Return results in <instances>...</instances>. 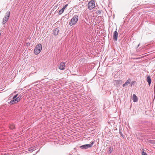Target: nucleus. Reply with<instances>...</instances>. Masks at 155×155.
Here are the masks:
<instances>
[{
  "label": "nucleus",
  "mask_w": 155,
  "mask_h": 155,
  "mask_svg": "<svg viewBox=\"0 0 155 155\" xmlns=\"http://www.w3.org/2000/svg\"><path fill=\"white\" fill-rule=\"evenodd\" d=\"M78 19V17L77 15H74L70 21L69 25L72 26L75 25L77 22Z\"/></svg>",
  "instance_id": "1"
},
{
  "label": "nucleus",
  "mask_w": 155,
  "mask_h": 155,
  "mask_svg": "<svg viewBox=\"0 0 155 155\" xmlns=\"http://www.w3.org/2000/svg\"><path fill=\"white\" fill-rule=\"evenodd\" d=\"M101 10H98L97 11L96 13L97 14L99 15L101 13Z\"/></svg>",
  "instance_id": "18"
},
{
  "label": "nucleus",
  "mask_w": 155,
  "mask_h": 155,
  "mask_svg": "<svg viewBox=\"0 0 155 155\" xmlns=\"http://www.w3.org/2000/svg\"><path fill=\"white\" fill-rule=\"evenodd\" d=\"M18 94H17L15 95V96L13 97V99H16V98H17V96H18Z\"/></svg>",
  "instance_id": "20"
},
{
  "label": "nucleus",
  "mask_w": 155,
  "mask_h": 155,
  "mask_svg": "<svg viewBox=\"0 0 155 155\" xmlns=\"http://www.w3.org/2000/svg\"><path fill=\"white\" fill-rule=\"evenodd\" d=\"M6 15L5 17H4L3 19V21L2 23L4 24L8 20L10 16V12L9 11H8L6 13Z\"/></svg>",
  "instance_id": "3"
},
{
  "label": "nucleus",
  "mask_w": 155,
  "mask_h": 155,
  "mask_svg": "<svg viewBox=\"0 0 155 155\" xmlns=\"http://www.w3.org/2000/svg\"><path fill=\"white\" fill-rule=\"evenodd\" d=\"M7 155L6 154H4V155Z\"/></svg>",
  "instance_id": "25"
},
{
  "label": "nucleus",
  "mask_w": 155,
  "mask_h": 155,
  "mask_svg": "<svg viewBox=\"0 0 155 155\" xmlns=\"http://www.w3.org/2000/svg\"><path fill=\"white\" fill-rule=\"evenodd\" d=\"M68 6V4L64 6L58 12V14L59 15H61L64 12V9L65 8Z\"/></svg>",
  "instance_id": "9"
},
{
  "label": "nucleus",
  "mask_w": 155,
  "mask_h": 155,
  "mask_svg": "<svg viewBox=\"0 0 155 155\" xmlns=\"http://www.w3.org/2000/svg\"><path fill=\"white\" fill-rule=\"evenodd\" d=\"M133 100L134 102H137L138 101L137 97L135 94H134L133 95Z\"/></svg>",
  "instance_id": "12"
},
{
  "label": "nucleus",
  "mask_w": 155,
  "mask_h": 155,
  "mask_svg": "<svg viewBox=\"0 0 155 155\" xmlns=\"http://www.w3.org/2000/svg\"><path fill=\"white\" fill-rule=\"evenodd\" d=\"M113 149V148L112 147H109V152L110 153H111L112 152Z\"/></svg>",
  "instance_id": "16"
},
{
  "label": "nucleus",
  "mask_w": 155,
  "mask_h": 155,
  "mask_svg": "<svg viewBox=\"0 0 155 155\" xmlns=\"http://www.w3.org/2000/svg\"><path fill=\"white\" fill-rule=\"evenodd\" d=\"M39 82V81H38L36 82Z\"/></svg>",
  "instance_id": "24"
},
{
  "label": "nucleus",
  "mask_w": 155,
  "mask_h": 155,
  "mask_svg": "<svg viewBox=\"0 0 155 155\" xmlns=\"http://www.w3.org/2000/svg\"><path fill=\"white\" fill-rule=\"evenodd\" d=\"M120 134L121 136L122 137H124V135L121 132H120Z\"/></svg>",
  "instance_id": "22"
},
{
  "label": "nucleus",
  "mask_w": 155,
  "mask_h": 155,
  "mask_svg": "<svg viewBox=\"0 0 155 155\" xmlns=\"http://www.w3.org/2000/svg\"><path fill=\"white\" fill-rule=\"evenodd\" d=\"M59 30L58 28H56L53 30V33L54 35H57L59 32Z\"/></svg>",
  "instance_id": "10"
},
{
  "label": "nucleus",
  "mask_w": 155,
  "mask_h": 155,
  "mask_svg": "<svg viewBox=\"0 0 155 155\" xmlns=\"http://www.w3.org/2000/svg\"><path fill=\"white\" fill-rule=\"evenodd\" d=\"M20 97H19L16 98V99H13L10 101V102H9V104L11 105L14 104L18 102L19 101H20Z\"/></svg>",
  "instance_id": "6"
},
{
  "label": "nucleus",
  "mask_w": 155,
  "mask_h": 155,
  "mask_svg": "<svg viewBox=\"0 0 155 155\" xmlns=\"http://www.w3.org/2000/svg\"><path fill=\"white\" fill-rule=\"evenodd\" d=\"M65 67V63L61 62L59 65V68L61 70H64Z\"/></svg>",
  "instance_id": "8"
},
{
  "label": "nucleus",
  "mask_w": 155,
  "mask_h": 155,
  "mask_svg": "<svg viewBox=\"0 0 155 155\" xmlns=\"http://www.w3.org/2000/svg\"><path fill=\"white\" fill-rule=\"evenodd\" d=\"M142 155H147L146 153L144 152V151L142 152Z\"/></svg>",
  "instance_id": "21"
},
{
  "label": "nucleus",
  "mask_w": 155,
  "mask_h": 155,
  "mask_svg": "<svg viewBox=\"0 0 155 155\" xmlns=\"http://www.w3.org/2000/svg\"><path fill=\"white\" fill-rule=\"evenodd\" d=\"M15 128V126L13 124H11L9 126V128L10 129L13 130Z\"/></svg>",
  "instance_id": "14"
},
{
  "label": "nucleus",
  "mask_w": 155,
  "mask_h": 155,
  "mask_svg": "<svg viewBox=\"0 0 155 155\" xmlns=\"http://www.w3.org/2000/svg\"><path fill=\"white\" fill-rule=\"evenodd\" d=\"M131 81V80L130 79H129L128 80H127L125 82V83L123 84V87H124L126 86L128 84H130V82Z\"/></svg>",
  "instance_id": "11"
},
{
  "label": "nucleus",
  "mask_w": 155,
  "mask_h": 155,
  "mask_svg": "<svg viewBox=\"0 0 155 155\" xmlns=\"http://www.w3.org/2000/svg\"><path fill=\"white\" fill-rule=\"evenodd\" d=\"M135 82V81H132L130 83V86H132L134 84Z\"/></svg>",
  "instance_id": "19"
},
{
  "label": "nucleus",
  "mask_w": 155,
  "mask_h": 155,
  "mask_svg": "<svg viewBox=\"0 0 155 155\" xmlns=\"http://www.w3.org/2000/svg\"><path fill=\"white\" fill-rule=\"evenodd\" d=\"M42 45L41 44L37 45L34 50V53L35 54H39L42 49Z\"/></svg>",
  "instance_id": "2"
},
{
  "label": "nucleus",
  "mask_w": 155,
  "mask_h": 155,
  "mask_svg": "<svg viewBox=\"0 0 155 155\" xmlns=\"http://www.w3.org/2000/svg\"><path fill=\"white\" fill-rule=\"evenodd\" d=\"M35 150V148H32L31 147L30 148H28V150L30 151V152H32L33 151H34Z\"/></svg>",
  "instance_id": "15"
},
{
  "label": "nucleus",
  "mask_w": 155,
  "mask_h": 155,
  "mask_svg": "<svg viewBox=\"0 0 155 155\" xmlns=\"http://www.w3.org/2000/svg\"><path fill=\"white\" fill-rule=\"evenodd\" d=\"M117 84H121L122 82V81L120 80H118L116 81Z\"/></svg>",
  "instance_id": "17"
},
{
  "label": "nucleus",
  "mask_w": 155,
  "mask_h": 155,
  "mask_svg": "<svg viewBox=\"0 0 155 155\" xmlns=\"http://www.w3.org/2000/svg\"><path fill=\"white\" fill-rule=\"evenodd\" d=\"M147 80L148 83L149 85L150 86L151 83V79L149 76H148L147 77Z\"/></svg>",
  "instance_id": "13"
},
{
  "label": "nucleus",
  "mask_w": 155,
  "mask_h": 155,
  "mask_svg": "<svg viewBox=\"0 0 155 155\" xmlns=\"http://www.w3.org/2000/svg\"><path fill=\"white\" fill-rule=\"evenodd\" d=\"M87 6L88 8L91 10L95 7V2L94 0H91L88 3Z\"/></svg>",
  "instance_id": "4"
},
{
  "label": "nucleus",
  "mask_w": 155,
  "mask_h": 155,
  "mask_svg": "<svg viewBox=\"0 0 155 155\" xmlns=\"http://www.w3.org/2000/svg\"><path fill=\"white\" fill-rule=\"evenodd\" d=\"M118 35V33L117 31V30L115 31L113 33V39L115 41L117 40V37Z\"/></svg>",
  "instance_id": "7"
},
{
  "label": "nucleus",
  "mask_w": 155,
  "mask_h": 155,
  "mask_svg": "<svg viewBox=\"0 0 155 155\" xmlns=\"http://www.w3.org/2000/svg\"><path fill=\"white\" fill-rule=\"evenodd\" d=\"M140 45V44H139L138 45V47H139Z\"/></svg>",
  "instance_id": "23"
},
{
  "label": "nucleus",
  "mask_w": 155,
  "mask_h": 155,
  "mask_svg": "<svg viewBox=\"0 0 155 155\" xmlns=\"http://www.w3.org/2000/svg\"><path fill=\"white\" fill-rule=\"evenodd\" d=\"M94 143V142L93 141L90 144H87L83 145L81 146L80 147L82 149H87L88 148L92 147Z\"/></svg>",
  "instance_id": "5"
}]
</instances>
